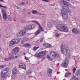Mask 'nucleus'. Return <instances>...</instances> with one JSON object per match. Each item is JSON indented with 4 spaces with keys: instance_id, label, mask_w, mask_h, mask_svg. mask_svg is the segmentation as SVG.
Segmentation results:
<instances>
[{
    "instance_id": "obj_1",
    "label": "nucleus",
    "mask_w": 80,
    "mask_h": 80,
    "mask_svg": "<svg viewBox=\"0 0 80 80\" xmlns=\"http://www.w3.org/2000/svg\"><path fill=\"white\" fill-rule=\"evenodd\" d=\"M61 52L62 53L64 54V52L66 53V56L67 58H69L70 56V51L67 46H64L63 45L61 46Z\"/></svg>"
},
{
    "instance_id": "obj_2",
    "label": "nucleus",
    "mask_w": 80,
    "mask_h": 80,
    "mask_svg": "<svg viewBox=\"0 0 80 80\" xmlns=\"http://www.w3.org/2000/svg\"><path fill=\"white\" fill-rule=\"evenodd\" d=\"M1 10V13L3 15V19H4V20H7L12 21V18L10 16H7L5 9L3 8H2Z\"/></svg>"
},
{
    "instance_id": "obj_3",
    "label": "nucleus",
    "mask_w": 80,
    "mask_h": 80,
    "mask_svg": "<svg viewBox=\"0 0 80 80\" xmlns=\"http://www.w3.org/2000/svg\"><path fill=\"white\" fill-rule=\"evenodd\" d=\"M57 29L59 30L61 32H68V28L65 25H63L62 24L58 25H57Z\"/></svg>"
},
{
    "instance_id": "obj_4",
    "label": "nucleus",
    "mask_w": 80,
    "mask_h": 80,
    "mask_svg": "<svg viewBox=\"0 0 80 80\" xmlns=\"http://www.w3.org/2000/svg\"><path fill=\"white\" fill-rule=\"evenodd\" d=\"M32 22L36 23V24L38 25V27L39 29H38L35 33V35H38L39 33H41V31H43V28L42 27H41V26H40V24L38 22L35 21H33Z\"/></svg>"
},
{
    "instance_id": "obj_5",
    "label": "nucleus",
    "mask_w": 80,
    "mask_h": 80,
    "mask_svg": "<svg viewBox=\"0 0 80 80\" xmlns=\"http://www.w3.org/2000/svg\"><path fill=\"white\" fill-rule=\"evenodd\" d=\"M50 57L53 58H58L60 57V56H59L58 53L55 52H51L50 53Z\"/></svg>"
},
{
    "instance_id": "obj_6",
    "label": "nucleus",
    "mask_w": 80,
    "mask_h": 80,
    "mask_svg": "<svg viewBox=\"0 0 80 80\" xmlns=\"http://www.w3.org/2000/svg\"><path fill=\"white\" fill-rule=\"evenodd\" d=\"M62 17L64 19H67L68 18V15L67 12V11H65L63 10H61V11Z\"/></svg>"
},
{
    "instance_id": "obj_7",
    "label": "nucleus",
    "mask_w": 80,
    "mask_h": 80,
    "mask_svg": "<svg viewBox=\"0 0 80 80\" xmlns=\"http://www.w3.org/2000/svg\"><path fill=\"white\" fill-rule=\"evenodd\" d=\"M8 68H6L5 69H3L1 72V76L2 77V78H5V75H7V73Z\"/></svg>"
},
{
    "instance_id": "obj_8",
    "label": "nucleus",
    "mask_w": 80,
    "mask_h": 80,
    "mask_svg": "<svg viewBox=\"0 0 80 80\" xmlns=\"http://www.w3.org/2000/svg\"><path fill=\"white\" fill-rule=\"evenodd\" d=\"M45 54V51H43L39 53H36L35 55L37 58H40L42 57Z\"/></svg>"
},
{
    "instance_id": "obj_9",
    "label": "nucleus",
    "mask_w": 80,
    "mask_h": 80,
    "mask_svg": "<svg viewBox=\"0 0 80 80\" xmlns=\"http://www.w3.org/2000/svg\"><path fill=\"white\" fill-rule=\"evenodd\" d=\"M20 41V40L18 39H12L10 42L9 45L10 46H12L13 45L15 44V43H18Z\"/></svg>"
},
{
    "instance_id": "obj_10",
    "label": "nucleus",
    "mask_w": 80,
    "mask_h": 80,
    "mask_svg": "<svg viewBox=\"0 0 80 80\" xmlns=\"http://www.w3.org/2000/svg\"><path fill=\"white\" fill-rule=\"evenodd\" d=\"M62 9L65 11H66L67 13L68 12L70 13L72 12V10H71L70 9V8L68 7H62Z\"/></svg>"
},
{
    "instance_id": "obj_11",
    "label": "nucleus",
    "mask_w": 80,
    "mask_h": 80,
    "mask_svg": "<svg viewBox=\"0 0 80 80\" xmlns=\"http://www.w3.org/2000/svg\"><path fill=\"white\" fill-rule=\"evenodd\" d=\"M20 56V55L18 53L14 54L13 55L9 57V59H12V58H13V59H17V58H18Z\"/></svg>"
},
{
    "instance_id": "obj_12",
    "label": "nucleus",
    "mask_w": 80,
    "mask_h": 80,
    "mask_svg": "<svg viewBox=\"0 0 80 80\" xmlns=\"http://www.w3.org/2000/svg\"><path fill=\"white\" fill-rule=\"evenodd\" d=\"M26 33V31L25 30H22L20 32H18L17 34V36L18 37H21V36H23Z\"/></svg>"
},
{
    "instance_id": "obj_13",
    "label": "nucleus",
    "mask_w": 80,
    "mask_h": 80,
    "mask_svg": "<svg viewBox=\"0 0 80 80\" xmlns=\"http://www.w3.org/2000/svg\"><path fill=\"white\" fill-rule=\"evenodd\" d=\"M20 51V48L18 47H16L14 48L12 50V52L14 53H17Z\"/></svg>"
},
{
    "instance_id": "obj_14",
    "label": "nucleus",
    "mask_w": 80,
    "mask_h": 80,
    "mask_svg": "<svg viewBox=\"0 0 80 80\" xmlns=\"http://www.w3.org/2000/svg\"><path fill=\"white\" fill-rule=\"evenodd\" d=\"M35 28V25L32 24L28 25V27L25 28V30H32V29H33V28Z\"/></svg>"
},
{
    "instance_id": "obj_15",
    "label": "nucleus",
    "mask_w": 80,
    "mask_h": 80,
    "mask_svg": "<svg viewBox=\"0 0 80 80\" xmlns=\"http://www.w3.org/2000/svg\"><path fill=\"white\" fill-rule=\"evenodd\" d=\"M68 59L67 58H66L64 61V63L63 64V66L64 67L68 66Z\"/></svg>"
},
{
    "instance_id": "obj_16",
    "label": "nucleus",
    "mask_w": 80,
    "mask_h": 80,
    "mask_svg": "<svg viewBox=\"0 0 80 80\" xmlns=\"http://www.w3.org/2000/svg\"><path fill=\"white\" fill-rule=\"evenodd\" d=\"M72 32L73 33L75 34H78L80 33V31L78 30L77 28H74L72 30Z\"/></svg>"
},
{
    "instance_id": "obj_17",
    "label": "nucleus",
    "mask_w": 80,
    "mask_h": 80,
    "mask_svg": "<svg viewBox=\"0 0 80 80\" xmlns=\"http://www.w3.org/2000/svg\"><path fill=\"white\" fill-rule=\"evenodd\" d=\"M19 67L21 68H22V69H24V70L26 69V65L23 63H21L19 64Z\"/></svg>"
},
{
    "instance_id": "obj_18",
    "label": "nucleus",
    "mask_w": 80,
    "mask_h": 80,
    "mask_svg": "<svg viewBox=\"0 0 80 80\" xmlns=\"http://www.w3.org/2000/svg\"><path fill=\"white\" fill-rule=\"evenodd\" d=\"M43 46L46 48H52V45L48 43H44L43 44Z\"/></svg>"
},
{
    "instance_id": "obj_19",
    "label": "nucleus",
    "mask_w": 80,
    "mask_h": 80,
    "mask_svg": "<svg viewBox=\"0 0 80 80\" xmlns=\"http://www.w3.org/2000/svg\"><path fill=\"white\" fill-rule=\"evenodd\" d=\"M17 69L16 67H14L12 70V73L13 75H16L17 73Z\"/></svg>"
},
{
    "instance_id": "obj_20",
    "label": "nucleus",
    "mask_w": 80,
    "mask_h": 80,
    "mask_svg": "<svg viewBox=\"0 0 80 80\" xmlns=\"http://www.w3.org/2000/svg\"><path fill=\"white\" fill-rule=\"evenodd\" d=\"M52 70L49 68L48 70V77H50L52 75Z\"/></svg>"
},
{
    "instance_id": "obj_21",
    "label": "nucleus",
    "mask_w": 80,
    "mask_h": 80,
    "mask_svg": "<svg viewBox=\"0 0 80 80\" xmlns=\"http://www.w3.org/2000/svg\"><path fill=\"white\" fill-rule=\"evenodd\" d=\"M75 75L77 77H78V75H80V69L77 70V72L75 73Z\"/></svg>"
},
{
    "instance_id": "obj_22",
    "label": "nucleus",
    "mask_w": 80,
    "mask_h": 80,
    "mask_svg": "<svg viewBox=\"0 0 80 80\" xmlns=\"http://www.w3.org/2000/svg\"><path fill=\"white\" fill-rule=\"evenodd\" d=\"M48 27L49 28H52V23L50 22H48Z\"/></svg>"
},
{
    "instance_id": "obj_23",
    "label": "nucleus",
    "mask_w": 80,
    "mask_h": 80,
    "mask_svg": "<svg viewBox=\"0 0 80 80\" xmlns=\"http://www.w3.org/2000/svg\"><path fill=\"white\" fill-rule=\"evenodd\" d=\"M63 3L64 5H66V6L63 7H68V2L65 1H63Z\"/></svg>"
},
{
    "instance_id": "obj_24",
    "label": "nucleus",
    "mask_w": 80,
    "mask_h": 80,
    "mask_svg": "<svg viewBox=\"0 0 80 80\" xmlns=\"http://www.w3.org/2000/svg\"><path fill=\"white\" fill-rule=\"evenodd\" d=\"M39 48V47H34L32 48V50L33 51H36L38 49V48Z\"/></svg>"
},
{
    "instance_id": "obj_25",
    "label": "nucleus",
    "mask_w": 80,
    "mask_h": 80,
    "mask_svg": "<svg viewBox=\"0 0 80 80\" xmlns=\"http://www.w3.org/2000/svg\"><path fill=\"white\" fill-rule=\"evenodd\" d=\"M23 46L25 47H30V44L28 43H26L23 44Z\"/></svg>"
},
{
    "instance_id": "obj_26",
    "label": "nucleus",
    "mask_w": 80,
    "mask_h": 80,
    "mask_svg": "<svg viewBox=\"0 0 80 80\" xmlns=\"http://www.w3.org/2000/svg\"><path fill=\"white\" fill-rule=\"evenodd\" d=\"M72 78L73 80H78V78L74 76H73Z\"/></svg>"
},
{
    "instance_id": "obj_27",
    "label": "nucleus",
    "mask_w": 80,
    "mask_h": 80,
    "mask_svg": "<svg viewBox=\"0 0 80 80\" xmlns=\"http://www.w3.org/2000/svg\"><path fill=\"white\" fill-rule=\"evenodd\" d=\"M70 75L69 73L66 72L65 74V77H69Z\"/></svg>"
},
{
    "instance_id": "obj_28",
    "label": "nucleus",
    "mask_w": 80,
    "mask_h": 80,
    "mask_svg": "<svg viewBox=\"0 0 80 80\" xmlns=\"http://www.w3.org/2000/svg\"><path fill=\"white\" fill-rule=\"evenodd\" d=\"M18 5H20V6H23V5L25 4L24 2H20L19 3H18Z\"/></svg>"
},
{
    "instance_id": "obj_29",
    "label": "nucleus",
    "mask_w": 80,
    "mask_h": 80,
    "mask_svg": "<svg viewBox=\"0 0 80 80\" xmlns=\"http://www.w3.org/2000/svg\"><path fill=\"white\" fill-rule=\"evenodd\" d=\"M32 13H33V14H36V13H37V11L34 10L32 11Z\"/></svg>"
},
{
    "instance_id": "obj_30",
    "label": "nucleus",
    "mask_w": 80,
    "mask_h": 80,
    "mask_svg": "<svg viewBox=\"0 0 80 80\" xmlns=\"http://www.w3.org/2000/svg\"><path fill=\"white\" fill-rule=\"evenodd\" d=\"M55 35L57 38H58L60 37V34L58 33H56Z\"/></svg>"
},
{
    "instance_id": "obj_31",
    "label": "nucleus",
    "mask_w": 80,
    "mask_h": 80,
    "mask_svg": "<svg viewBox=\"0 0 80 80\" xmlns=\"http://www.w3.org/2000/svg\"><path fill=\"white\" fill-rule=\"evenodd\" d=\"M0 7H1V8H4L7 9V7L6 6H3L1 4H0Z\"/></svg>"
},
{
    "instance_id": "obj_32",
    "label": "nucleus",
    "mask_w": 80,
    "mask_h": 80,
    "mask_svg": "<svg viewBox=\"0 0 80 80\" xmlns=\"http://www.w3.org/2000/svg\"><path fill=\"white\" fill-rule=\"evenodd\" d=\"M75 70H76V68H73L72 69V72L73 73H75Z\"/></svg>"
},
{
    "instance_id": "obj_33",
    "label": "nucleus",
    "mask_w": 80,
    "mask_h": 80,
    "mask_svg": "<svg viewBox=\"0 0 80 80\" xmlns=\"http://www.w3.org/2000/svg\"><path fill=\"white\" fill-rule=\"evenodd\" d=\"M30 73H32V72L30 71H28L27 72V75H29V74H30Z\"/></svg>"
},
{
    "instance_id": "obj_34",
    "label": "nucleus",
    "mask_w": 80,
    "mask_h": 80,
    "mask_svg": "<svg viewBox=\"0 0 80 80\" xmlns=\"http://www.w3.org/2000/svg\"><path fill=\"white\" fill-rule=\"evenodd\" d=\"M5 67L4 65H0V68H3Z\"/></svg>"
},
{
    "instance_id": "obj_35",
    "label": "nucleus",
    "mask_w": 80,
    "mask_h": 80,
    "mask_svg": "<svg viewBox=\"0 0 80 80\" xmlns=\"http://www.w3.org/2000/svg\"><path fill=\"white\" fill-rule=\"evenodd\" d=\"M5 61H8V60H11V59H10L9 58H6L5 59Z\"/></svg>"
},
{
    "instance_id": "obj_36",
    "label": "nucleus",
    "mask_w": 80,
    "mask_h": 80,
    "mask_svg": "<svg viewBox=\"0 0 80 80\" xmlns=\"http://www.w3.org/2000/svg\"><path fill=\"white\" fill-rule=\"evenodd\" d=\"M47 57L48 60H50V56H49V55H47Z\"/></svg>"
},
{
    "instance_id": "obj_37",
    "label": "nucleus",
    "mask_w": 80,
    "mask_h": 80,
    "mask_svg": "<svg viewBox=\"0 0 80 80\" xmlns=\"http://www.w3.org/2000/svg\"><path fill=\"white\" fill-rule=\"evenodd\" d=\"M42 0L43 2H49V1H48V0Z\"/></svg>"
},
{
    "instance_id": "obj_38",
    "label": "nucleus",
    "mask_w": 80,
    "mask_h": 80,
    "mask_svg": "<svg viewBox=\"0 0 80 80\" xmlns=\"http://www.w3.org/2000/svg\"><path fill=\"white\" fill-rule=\"evenodd\" d=\"M43 39L42 38H41L40 39V43H42V41H43Z\"/></svg>"
},
{
    "instance_id": "obj_39",
    "label": "nucleus",
    "mask_w": 80,
    "mask_h": 80,
    "mask_svg": "<svg viewBox=\"0 0 80 80\" xmlns=\"http://www.w3.org/2000/svg\"><path fill=\"white\" fill-rule=\"evenodd\" d=\"M25 59L26 60H28V58L27 57H25Z\"/></svg>"
},
{
    "instance_id": "obj_40",
    "label": "nucleus",
    "mask_w": 80,
    "mask_h": 80,
    "mask_svg": "<svg viewBox=\"0 0 80 80\" xmlns=\"http://www.w3.org/2000/svg\"><path fill=\"white\" fill-rule=\"evenodd\" d=\"M15 8H17V9H19V8L18 7V6H15Z\"/></svg>"
},
{
    "instance_id": "obj_41",
    "label": "nucleus",
    "mask_w": 80,
    "mask_h": 80,
    "mask_svg": "<svg viewBox=\"0 0 80 80\" xmlns=\"http://www.w3.org/2000/svg\"><path fill=\"white\" fill-rule=\"evenodd\" d=\"M16 20L17 19H16V18H14L13 19V20L15 22V21H16Z\"/></svg>"
},
{
    "instance_id": "obj_42",
    "label": "nucleus",
    "mask_w": 80,
    "mask_h": 80,
    "mask_svg": "<svg viewBox=\"0 0 80 80\" xmlns=\"http://www.w3.org/2000/svg\"><path fill=\"white\" fill-rule=\"evenodd\" d=\"M30 13H31V12H28V14L29 15H30Z\"/></svg>"
},
{
    "instance_id": "obj_43",
    "label": "nucleus",
    "mask_w": 80,
    "mask_h": 80,
    "mask_svg": "<svg viewBox=\"0 0 80 80\" xmlns=\"http://www.w3.org/2000/svg\"><path fill=\"white\" fill-rule=\"evenodd\" d=\"M31 77H33V76H29V78H31Z\"/></svg>"
},
{
    "instance_id": "obj_44",
    "label": "nucleus",
    "mask_w": 80,
    "mask_h": 80,
    "mask_svg": "<svg viewBox=\"0 0 80 80\" xmlns=\"http://www.w3.org/2000/svg\"><path fill=\"white\" fill-rule=\"evenodd\" d=\"M0 1H1V2H3V0H0Z\"/></svg>"
},
{
    "instance_id": "obj_45",
    "label": "nucleus",
    "mask_w": 80,
    "mask_h": 80,
    "mask_svg": "<svg viewBox=\"0 0 80 80\" xmlns=\"http://www.w3.org/2000/svg\"><path fill=\"white\" fill-rule=\"evenodd\" d=\"M23 55H25V53H23Z\"/></svg>"
},
{
    "instance_id": "obj_46",
    "label": "nucleus",
    "mask_w": 80,
    "mask_h": 80,
    "mask_svg": "<svg viewBox=\"0 0 80 80\" xmlns=\"http://www.w3.org/2000/svg\"><path fill=\"white\" fill-rule=\"evenodd\" d=\"M67 0V1H70V0Z\"/></svg>"
},
{
    "instance_id": "obj_47",
    "label": "nucleus",
    "mask_w": 80,
    "mask_h": 80,
    "mask_svg": "<svg viewBox=\"0 0 80 80\" xmlns=\"http://www.w3.org/2000/svg\"><path fill=\"white\" fill-rule=\"evenodd\" d=\"M1 17V14H0V18Z\"/></svg>"
},
{
    "instance_id": "obj_48",
    "label": "nucleus",
    "mask_w": 80,
    "mask_h": 80,
    "mask_svg": "<svg viewBox=\"0 0 80 80\" xmlns=\"http://www.w3.org/2000/svg\"><path fill=\"white\" fill-rule=\"evenodd\" d=\"M1 37V35L0 34V38Z\"/></svg>"
},
{
    "instance_id": "obj_49",
    "label": "nucleus",
    "mask_w": 80,
    "mask_h": 80,
    "mask_svg": "<svg viewBox=\"0 0 80 80\" xmlns=\"http://www.w3.org/2000/svg\"><path fill=\"white\" fill-rule=\"evenodd\" d=\"M0 49H1V48H0Z\"/></svg>"
}]
</instances>
